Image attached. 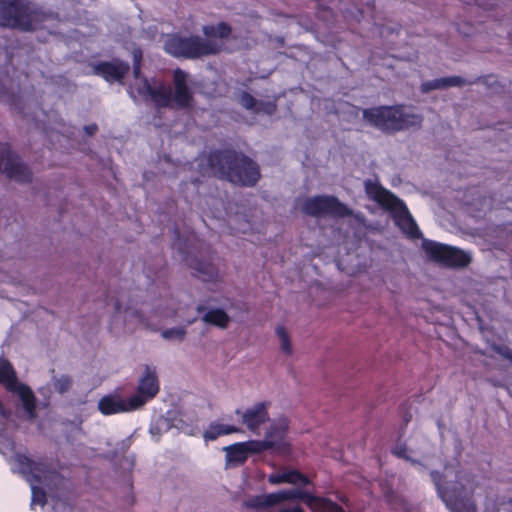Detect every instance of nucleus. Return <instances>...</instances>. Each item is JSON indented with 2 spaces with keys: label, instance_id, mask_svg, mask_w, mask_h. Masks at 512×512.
Here are the masks:
<instances>
[{
  "label": "nucleus",
  "instance_id": "obj_1",
  "mask_svg": "<svg viewBox=\"0 0 512 512\" xmlns=\"http://www.w3.org/2000/svg\"><path fill=\"white\" fill-rule=\"evenodd\" d=\"M202 32L205 39L199 35L170 34L164 41V51L174 58L189 60L217 55L224 47V43L218 41L217 38L220 40L229 38L232 28L228 23L222 21L216 25H204Z\"/></svg>",
  "mask_w": 512,
  "mask_h": 512
},
{
  "label": "nucleus",
  "instance_id": "obj_2",
  "mask_svg": "<svg viewBox=\"0 0 512 512\" xmlns=\"http://www.w3.org/2000/svg\"><path fill=\"white\" fill-rule=\"evenodd\" d=\"M207 165L217 178L242 187H253L261 178L259 165L233 148L211 151L207 156Z\"/></svg>",
  "mask_w": 512,
  "mask_h": 512
},
{
  "label": "nucleus",
  "instance_id": "obj_3",
  "mask_svg": "<svg viewBox=\"0 0 512 512\" xmlns=\"http://www.w3.org/2000/svg\"><path fill=\"white\" fill-rule=\"evenodd\" d=\"M187 77L188 74L181 68L173 71L174 92L163 82L153 86L147 78H143L139 93L149 97L157 108L190 109L193 106L194 95L187 84Z\"/></svg>",
  "mask_w": 512,
  "mask_h": 512
},
{
  "label": "nucleus",
  "instance_id": "obj_4",
  "mask_svg": "<svg viewBox=\"0 0 512 512\" xmlns=\"http://www.w3.org/2000/svg\"><path fill=\"white\" fill-rule=\"evenodd\" d=\"M301 500L312 512H346L338 503L328 497L317 496L300 489H288L269 494L256 495L247 500L244 505L258 512L273 507L284 501Z\"/></svg>",
  "mask_w": 512,
  "mask_h": 512
},
{
  "label": "nucleus",
  "instance_id": "obj_5",
  "mask_svg": "<svg viewBox=\"0 0 512 512\" xmlns=\"http://www.w3.org/2000/svg\"><path fill=\"white\" fill-rule=\"evenodd\" d=\"M363 119L384 133H396L422 125L423 117L406 112L403 105L377 106L362 110Z\"/></svg>",
  "mask_w": 512,
  "mask_h": 512
},
{
  "label": "nucleus",
  "instance_id": "obj_6",
  "mask_svg": "<svg viewBox=\"0 0 512 512\" xmlns=\"http://www.w3.org/2000/svg\"><path fill=\"white\" fill-rule=\"evenodd\" d=\"M48 15L26 0H0V27L33 32L46 20Z\"/></svg>",
  "mask_w": 512,
  "mask_h": 512
},
{
  "label": "nucleus",
  "instance_id": "obj_7",
  "mask_svg": "<svg viewBox=\"0 0 512 512\" xmlns=\"http://www.w3.org/2000/svg\"><path fill=\"white\" fill-rule=\"evenodd\" d=\"M14 461L18 472L29 482L32 492V504L44 506L47 502L46 492L40 486L47 478L56 479L60 474L52 469L43 459L34 460L31 457L17 453Z\"/></svg>",
  "mask_w": 512,
  "mask_h": 512
},
{
  "label": "nucleus",
  "instance_id": "obj_8",
  "mask_svg": "<svg viewBox=\"0 0 512 512\" xmlns=\"http://www.w3.org/2000/svg\"><path fill=\"white\" fill-rule=\"evenodd\" d=\"M421 248L427 258L443 267L464 268L471 263V257L464 250L424 238Z\"/></svg>",
  "mask_w": 512,
  "mask_h": 512
},
{
  "label": "nucleus",
  "instance_id": "obj_9",
  "mask_svg": "<svg viewBox=\"0 0 512 512\" xmlns=\"http://www.w3.org/2000/svg\"><path fill=\"white\" fill-rule=\"evenodd\" d=\"M174 233L175 240L173 242V248L183 257L186 265L195 271V276L203 281H213L216 279L218 270L212 261L210 259H199L191 252V242L196 240L195 234L189 233L187 238L182 241L178 229H175Z\"/></svg>",
  "mask_w": 512,
  "mask_h": 512
},
{
  "label": "nucleus",
  "instance_id": "obj_10",
  "mask_svg": "<svg viewBox=\"0 0 512 512\" xmlns=\"http://www.w3.org/2000/svg\"><path fill=\"white\" fill-rule=\"evenodd\" d=\"M430 477L436 487L439 497L451 512H476V504L471 496H464V486L448 489L444 486V475L436 470L430 472Z\"/></svg>",
  "mask_w": 512,
  "mask_h": 512
},
{
  "label": "nucleus",
  "instance_id": "obj_11",
  "mask_svg": "<svg viewBox=\"0 0 512 512\" xmlns=\"http://www.w3.org/2000/svg\"><path fill=\"white\" fill-rule=\"evenodd\" d=\"M305 214L312 217L330 215L333 217H348L352 211L335 196L318 195L307 198L302 206Z\"/></svg>",
  "mask_w": 512,
  "mask_h": 512
},
{
  "label": "nucleus",
  "instance_id": "obj_12",
  "mask_svg": "<svg viewBox=\"0 0 512 512\" xmlns=\"http://www.w3.org/2000/svg\"><path fill=\"white\" fill-rule=\"evenodd\" d=\"M0 172L20 183L32 181V172L18 155L12 152L7 143H0Z\"/></svg>",
  "mask_w": 512,
  "mask_h": 512
},
{
  "label": "nucleus",
  "instance_id": "obj_13",
  "mask_svg": "<svg viewBox=\"0 0 512 512\" xmlns=\"http://www.w3.org/2000/svg\"><path fill=\"white\" fill-rule=\"evenodd\" d=\"M160 391V383L155 367L145 365L144 371L138 380L136 393L131 395V403L138 410L153 400Z\"/></svg>",
  "mask_w": 512,
  "mask_h": 512
},
{
  "label": "nucleus",
  "instance_id": "obj_14",
  "mask_svg": "<svg viewBox=\"0 0 512 512\" xmlns=\"http://www.w3.org/2000/svg\"><path fill=\"white\" fill-rule=\"evenodd\" d=\"M387 211L390 213L394 224L407 238L412 240L424 239L421 230L403 200L399 199L393 208H389Z\"/></svg>",
  "mask_w": 512,
  "mask_h": 512
},
{
  "label": "nucleus",
  "instance_id": "obj_15",
  "mask_svg": "<svg viewBox=\"0 0 512 512\" xmlns=\"http://www.w3.org/2000/svg\"><path fill=\"white\" fill-rule=\"evenodd\" d=\"M269 403L263 401L256 403L253 407L242 411L237 409L236 415L241 417V422L252 433H258L262 424L269 420L268 414Z\"/></svg>",
  "mask_w": 512,
  "mask_h": 512
},
{
  "label": "nucleus",
  "instance_id": "obj_16",
  "mask_svg": "<svg viewBox=\"0 0 512 512\" xmlns=\"http://www.w3.org/2000/svg\"><path fill=\"white\" fill-rule=\"evenodd\" d=\"M130 71V65L120 59L102 61L94 66V73L109 83L121 81Z\"/></svg>",
  "mask_w": 512,
  "mask_h": 512
},
{
  "label": "nucleus",
  "instance_id": "obj_17",
  "mask_svg": "<svg viewBox=\"0 0 512 512\" xmlns=\"http://www.w3.org/2000/svg\"><path fill=\"white\" fill-rule=\"evenodd\" d=\"M130 403V397L123 399L119 394H109L99 400L98 409L103 415H113L138 410Z\"/></svg>",
  "mask_w": 512,
  "mask_h": 512
},
{
  "label": "nucleus",
  "instance_id": "obj_18",
  "mask_svg": "<svg viewBox=\"0 0 512 512\" xmlns=\"http://www.w3.org/2000/svg\"><path fill=\"white\" fill-rule=\"evenodd\" d=\"M7 390L19 397L27 417L31 420L35 419L37 416V398L31 387L18 382V379H16L13 385L8 386Z\"/></svg>",
  "mask_w": 512,
  "mask_h": 512
},
{
  "label": "nucleus",
  "instance_id": "obj_19",
  "mask_svg": "<svg viewBox=\"0 0 512 512\" xmlns=\"http://www.w3.org/2000/svg\"><path fill=\"white\" fill-rule=\"evenodd\" d=\"M364 186L368 197L377 202L385 210L393 208L394 204L400 199L376 181L367 180Z\"/></svg>",
  "mask_w": 512,
  "mask_h": 512
},
{
  "label": "nucleus",
  "instance_id": "obj_20",
  "mask_svg": "<svg viewBox=\"0 0 512 512\" xmlns=\"http://www.w3.org/2000/svg\"><path fill=\"white\" fill-rule=\"evenodd\" d=\"M268 480L271 484L289 483L302 486H307L310 484L309 478L298 470L272 474L269 476Z\"/></svg>",
  "mask_w": 512,
  "mask_h": 512
},
{
  "label": "nucleus",
  "instance_id": "obj_21",
  "mask_svg": "<svg viewBox=\"0 0 512 512\" xmlns=\"http://www.w3.org/2000/svg\"><path fill=\"white\" fill-rule=\"evenodd\" d=\"M466 84H472V82H467L465 79H463L460 76L442 77V78L424 82L422 84V91L429 92L432 90L444 89V88L454 87V86H463Z\"/></svg>",
  "mask_w": 512,
  "mask_h": 512
},
{
  "label": "nucleus",
  "instance_id": "obj_22",
  "mask_svg": "<svg viewBox=\"0 0 512 512\" xmlns=\"http://www.w3.org/2000/svg\"><path fill=\"white\" fill-rule=\"evenodd\" d=\"M223 450L226 452V463L229 466L242 465L249 458L243 442H237L226 446Z\"/></svg>",
  "mask_w": 512,
  "mask_h": 512
},
{
  "label": "nucleus",
  "instance_id": "obj_23",
  "mask_svg": "<svg viewBox=\"0 0 512 512\" xmlns=\"http://www.w3.org/2000/svg\"><path fill=\"white\" fill-rule=\"evenodd\" d=\"M238 432H241V429L237 426L212 422L210 423L209 427L204 431L203 437L206 441H214L220 436Z\"/></svg>",
  "mask_w": 512,
  "mask_h": 512
},
{
  "label": "nucleus",
  "instance_id": "obj_24",
  "mask_svg": "<svg viewBox=\"0 0 512 512\" xmlns=\"http://www.w3.org/2000/svg\"><path fill=\"white\" fill-rule=\"evenodd\" d=\"M287 430V421L285 419L278 420L270 425L269 429L265 433V438L273 440L275 448H279L283 444Z\"/></svg>",
  "mask_w": 512,
  "mask_h": 512
},
{
  "label": "nucleus",
  "instance_id": "obj_25",
  "mask_svg": "<svg viewBox=\"0 0 512 512\" xmlns=\"http://www.w3.org/2000/svg\"><path fill=\"white\" fill-rule=\"evenodd\" d=\"M202 320L221 329H226L230 323L229 315L221 308L210 309L202 317Z\"/></svg>",
  "mask_w": 512,
  "mask_h": 512
},
{
  "label": "nucleus",
  "instance_id": "obj_26",
  "mask_svg": "<svg viewBox=\"0 0 512 512\" xmlns=\"http://www.w3.org/2000/svg\"><path fill=\"white\" fill-rule=\"evenodd\" d=\"M16 379L17 375L13 365L9 360L0 357V384L8 389V386L13 385Z\"/></svg>",
  "mask_w": 512,
  "mask_h": 512
},
{
  "label": "nucleus",
  "instance_id": "obj_27",
  "mask_svg": "<svg viewBox=\"0 0 512 512\" xmlns=\"http://www.w3.org/2000/svg\"><path fill=\"white\" fill-rule=\"evenodd\" d=\"M243 443L245 444L248 457L252 454H260L266 450L275 448L274 441L266 438L263 440H248Z\"/></svg>",
  "mask_w": 512,
  "mask_h": 512
},
{
  "label": "nucleus",
  "instance_id": "obj_28",
  "mask_svg": "<svg viewBox=\"0 0 512 512\" xmlns=\"http://www.w3.org/2000/svg\"><path fill=\"white\" fill-rule=\"evenodd\" d=\"M51 385L55 392L63 395L69 392L73 387V378L68 374L53 375Z\"/></svg>",
  "mask_w": 512,
  "mask_h": 512
},
{
  "label": "nucleus",
  "instance_id": "obj_29",
  "mask_svg": "<svg viewBox=\"0 0 512 512\" xmlns=\"http://www.w3.org/2000/svg\"><path fill=\"white\" fill-rule=\"evenodd\" d=\"M275 331H276V334H277V336L279 337V339L281 341L282 351L285 354H290L292 352V347H291V343H290L289 334L286 331L285 327L282 326V325H279V326L276 327Z\"/></svg>",
  "mask_w": 512,
  "mask_h": 512
},
{
  "label": "nucleus",
  "instance_id": "obj_30",
  "mask_svg": "<svg viewBox=\"0 0 512 512\" xmlns=\"http://www.w3.org/2000/svg\"><path fill=\"white\" fill-rule=\"evenodd\" d=\"M161 335L166 340L177 339L179 341H182L185 338L186 329L183 327L169 328L164 330Z\"/></svg>",
  "mask_w": 512,
  "mask_h": 512
},
{
  "label": "nucleus",
  "instance_id": "obj_31",
  "mask_svg": "<svg viewBox=\"0 0 512 512\" xmlns=\"http://www.w3.org/2000/svg\"><path fill=\"white\" fill-rule=\"evenodd\" d=\"M240 103L244 108H246L248 110H252V111L260 110V108L258 107V101L256 100V98L254 96H252L248 92H242V94L240 95Z\"/></svg>",
  "mask_w": 512,
  "mask_h": 512
},
{
  "label": "nucleus",
  "instance_id": "obj_32",
  "mask_svg": "<svg viewBox=\"0 0 512 512\" xmlns=\"http://www.w3.org/2000/svg\"><path fill=\"white\" fill-rule=\"evenodd\" d=\"M385 501L393 508L398 506L405 507L404 500L398 496L393 490H388L384 493Z\"/></svg>",
  "mask_w": 512,
  "mask_h": 512
},
{
  "label": "nucleus",
  "instance_id": "obj_33",
  "mask_svg": "<svg viewBox=\"0 0 512 512\" xmlns=\"http://www.w3.org/2000/svg\"><path fill=\"white\" fill-rule=\"evenodd\" d=\"M385 501L393 508L398 506L405 507L404 500L398 496L393 490H388L384 493Z\"/></svg>",
  "mask_w": 512,
  "mask_h": 512
},
{
  "label": "nucleus",
  "instance_id": "obj_34",
  "mask_svg": "<svg viewBox=\"0 0 512 512\" xmlns=\"http://www.w3.org/2000/svg\"><path fill=\"white\" fill-rule=\"evenodd\" d=\"M408 449L405 444H397L392 450V454L398 458L411 461L413 464L418 463V461L411 459L407 453Z\"/></svg>",
  "mask_w": 512,
  "mask_h": 512
},
{
  "label": "nucleus",
  "instance_id": "obj_35",
  "mask_svg": "<svg viewBox=\"0 0 512 512\" xmlns=\"http://www.w3.org/2000/svg\"><path fill=\"white\" fill-rule=\"evenodd\" d=\"M141 62H142V52L141 50H136L133 52V76L138 79L141 74Z\"/></svg>",
  "mask_w": 512,
  "mask_h": 512
},
{
  "label": "nucleus",
  "instance_id": "obj_36",
  "mask_svg": "<svg viewBox=\"0 0 512 512\" xmlns=\"http://www.w3.org/2000/svg\"><path fill=\"white\" fill-rule=\"evenodd\" d=\"M494 351L504 357L505 359H508L512 363V350L505 345H498L494 347Z\"/></svg>",
  "mask_w": 512,
  "mask_h": 512
},
{
  "label": "nucleus",
  "instance_id": "obj_37",
  "mask_svg": "<svg viewBox=\"0 0 512 512\" xmlns=\"http://www.w3.org/2000/svg\"><path fill=\"white\" fill-rule=\"evenodd\" d=\"M104 301L107 305L112 304L115 312L119 313L121 311L122 303H121L120 297H115V296L110 297L109 295H107Z\"/></svg>",
  "mask_w": 512,
  "mask_h": 512
},
{
  "label": "nucleus",
  "instance_id": "obj_38",
  "mask_svg": "<svg viewBox=\"0 0 512 512\" xmlns=\"http://www.w3.org/2000/svg\"><path fill=\"white\" fill-rule=\"evenodd\" d=\"M261 106H263L262 110L269 115H272L276 111L275 103H272V102L261 103Z\"/></svg>",
  "mask_w": 512,
  "mask_h": 512
},
{
  "label": "nucleus",
  "instance_id": "obj_39",
  "mask_svg": "<svg viewBox=\"0 0 512 512\" xmlns=\"http://www.w3.org/2000/svg\"><path fill=\"white\" fill-rule=\"evenodd\" d=\"M84 130L87 135L92 136L97 132L98 126L96 124L86 125L84 126Z\"/></svg>",
  "mask_w": 512,
  "mask_h": 512
},
{
  "label": "nucleus",
  "instance_id": "obj_40",
  "mask_svg": "<svg viewBox=\"0 0 512 512\" xmlns=\"http://www.w3.org/2000/svg\"><path fill=\"white\" fill-rule=\"evenodd\" d=\"M337 499H338L342 504H344L347 508H349V507H350V505H351L350 500H349V498H348L345 494L337 493Z\"/></svg>",
  "mask_w": 512,
  "mask_h": 512
},
{
  "label": "nucleus",
  "instance_id": "obj_41",
  "mask_svg": "<svg viewBox=\"0 0 512 512\" xmlns=\"http://www.w3.org/2000/svg\"><path fill=\"white\" fill-rule=\"evenodd\" d=\"M279 512H304V510L300 506H295L293 508H282Z\"/></svg>",
  "mask_w": 512,
  "mask_h": 512
},
{
  "label": "nucleus",
  "instance_id": "obj_42",
  "mask_svg": "<svg viewBox=\"0 0 512 512\" xmlns=\"http://www.w3.org/2000/svg\"><path fill=\"white\" fill-rule=\"evenodd\" d=\"M204 309H205V308H204V306H202V305H199V306H197V308H196L197 312H202V311H204Z\"/></svg>",
  "mask_w": 512,
  "mask_h": 512
},
{
  "label": "nucleus",
  "instance_id": "obj_43",
  "mask_svg": "<svg viewBox=\"0 0 512 512\" xmlns=\"http://www.w3.org/2000/svg\"><path fill=\"white\" fill-rule=\"evenodd\" d=\"M4 412H5L4 406H3L2 402L0 401V413L4 414Z\"/></svg>",
  "mask_w": 512,
  "mask_h": 512
},
{
  "label": "nucleus",
  "instance_id": "obj_44",
  "mask_svg": "<svg viewBox=\"0 0 512 512\" xmlns=\"http://www.w3.org/2000/svg\"><path fill=\"white\" fill-rule=\"evenodd\" d=\"M507 502L512 505V497L509 498Z\"/></svg>",
  "mask_w": 512,
  "mask_h": 512
}]
</instances>
